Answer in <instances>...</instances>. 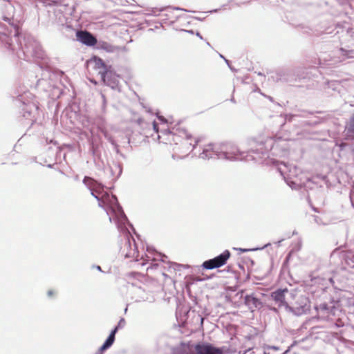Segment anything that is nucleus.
Here are the masks:
<instances>
[{
	"label": "nucleus",
	"mask_w": 354,
	"mask_h": 354,
	"mask_svg": "<svg viewBox=\"0 0 354 354\" xmlns=\"http://www.w3.org/2000/svg\"><path fill=\"white\" fill-rule=\"evenodd\" d=\"M113 167H111V171L113 173Z\"/></svg>",
	"instance_id": "obj_50"
},
{
	"label": "nucleus",
	"mask_w": 354,
	"mask_h": 354,
	"mask_svg": "<svg viewBox=\"0 0 354 354\" xmlns=\"http://www.w3.org/2000/svg\"><path fill=\"white\" fill-rule=\"evenodd\" d=\"M119 329L115 326L110 333L109 335L110 337H112L113 338H115V334L118 332Z\"/></svg>",
	"instance_id": "obj_30"
},
{
	"label": "nucleus",
	"mask_w": 354,
	"mask_h": 354,
	"mask_svg": "<svg viewBox=\"0 0 354 354\" xmlns=\"http://www.w3.org/2000/svg\"><path fill=\"white\" fill-rule=\"evenodd\" d=\"M351 259L352 260V261L354 263V254L352 255V257H351ZM354 266V265H353Z\"/></svg>",
	"instance_id": "obj_46"
},
{
	"label": "nucleus",
	"mask_w": 354,
	"mask_h": 354,
	"mask_svg": "<svg viewBox=\"0 0 354 354\" xmlns=\"http://www.w3.org/2000/svg\"><path fill=\"white\" fill-rule=\"evenodd\" d=\"M77 40L87 46H93L97 44L96 37L86 30L76 31Z\"/></svg>",
	"instance_id": "obj_10"
},
{
	"label": "nucleus",
	"mask_w": 354,
	"mask_h": 354,
	"mask_svg": "<svg viewBox=\"0 0 354 354\" xmlns=\"http://www.w3.org/2000/svg\"><path fill=\"white\" fill-rule=\"evenodd\" d=\"M66 28H70V26H66Z\"/></svg>",
	"instance_id": "obj_51"
},
{
	"label": "nucleus",
	"mask_w": 354,
	"mask_h": 354,
	"mask_svg": "<svg viewBox=\"0 0 354 354\" xmlns=\"http://www.w3.org/2000/svg\"><path fill=\"white\" fill-rule=\"evenodd\" d=\"M3 20L15 28V33L12 37L7 35L0 36V42L2 46L11 52H16L19 59L30 61L31 58H43L44 52L37 40L32 36L28 35L24 38L22 42L19 39V32L17 26L15 24L14 19L4 16Z\"/></svg>",
	"instance_id": "obj_2"
},
{
	"label": "nucleus",
	"mask_w": 354,
	"mask_h": 354,
	"mask_svg": "<svg viewBox=\"0 0 354 354\" xmlns=\"http://www.w3.org/2000/svg\"><path fill=\"white\" fill-rule=\"evenodd\" d=\"M173 267L174 270H179V268L181 267V265L178 263H174Z\"/></svg>",
	"instance_id": "obj_34"
},
{
	"label": "nucleus",
	"mask_w": 354,
	"mask_h": 354,
	"mask_svg": "<svg viewBox=\"0 0 354 354\" xmlns=\"http://www.w3.org/2000/svg\"><path fill=\"white\" fill-rule=\"evenodd\" d=\"M219 55L221 58H223L225 60V58L223 57V55H222L221 54H220Z\"/></svg>",
	"instance_id": "obj_48"
},
{
	"label": "nucleus",
	"mask_w": 354,
	"mask_h": 354,
	"mask_svg": "<svg viewBox=\"0 0 354 354\" xmlns=\"http://www.w3.org/2000/svg\"><path fill=\"white\" fill-rule=\"evenodd\" d=\"M38 106L34 102L25 104L23 108V116L27 120L33 121L38 111Z\"/></svg>",
	"instance_id": "obj_14"
},
{
	"label": "nucleus",
	"mask_w": 354,
	"mask_h": 354,
	"mask_svg": "<svg viewBox=\"0 0 354 354\" xmlns=\"http://www.w3.org/2000/svg\"><path fill=\"white\" fill-rule=\"evenodd\" d=\"M288 306L289 308H288L287 311L291 312L297 316H300L309 310L310 301L306 296L293 290Z\"/></svg>",
	"instance_id": "obj_5"
},
{
	"label": "nucleus",
	"mask_w": 354,
	"mask_h": 354,
	"mask_svg": "<svg viewBox=\"0 0 354 354\" xmlns=\"http://www.w3.org/2000/svg\"><path fill=\"white\" fill-rule=\"evenodd\" d=\"M183 31H186L187 32H188L189 34H194V30H183Z\"/></svg>",
	"instance_id": "obj_41"
},
{
	"label": "nucleus",
	"mask_w": 354,
	"mask_h": 354,
	"mask_svg": "<svg viewBox=\"0 0 354 354\" xmlns=\"http://www.w3.org/2000/svg\"><path fill=\"white\" fill-rule=\"evenodd\" d=\"M147 251L148 253H152L154 252V254L153 257H149L148 254L147 255V257L148 259H152L154 261L160 260L162 262H166V259H167V257L160 252H156L153 248H151L150 247L147 248Z\"/></svg>",
	"instance_id": "obj_17"
},
{
	"label": "nucleus",
	"mask_w": 354,
	"mask_h": 354,
	"mask_svg": "<svg viewBox=\"0 0 354 354\" xmlns=\"http://www.w3.org/2000/svg\"><path fill=\"white\" fill-rule=\"evenodd\" d=\"M244 304L250 310H251V311H254L257 308H261L263 306L261 301L255 297L254 294L246 295L244 297Z\"/></svg>",
	"instance_id": "obj_13"
},
{
	"label": "nucleus",
	"mask_w": 354,
	"mask_h": 354,
	"mask_svg": "<svg viewBox=\"0 0 354 354\" xmlns=\"http://www.w3.org/2000/svg\"><path fill=\"white\" fill-rule=\"evenodd\" d=\"M180 135L176 136L175 134H173V140L176 142L178 140V137H182L184 138L183 145L187 146L189 145L188 149H191L193 150L196 145H197V141H195V143L193 145L192 142H189V140H192V136L190 133H189L186 130H181L179 131Z\"/></svg>",
	"instance_id": "obj_15"
},
{
	"label": "nucleus",
	"mask_w": 354,
	"mask_h": 354,
	"mask_svg": "<svg viewBox=\"0 0 354 354\" xmlns=\"http://www.w3.org/2000/svg\"><path fill=\"white\" fill-rule=\"evenodd\" d=\"M318 315L321 317H328L330 315H335V307L333 304H328L326 302L321 303L315 306Z\"/></svg>",
	"instance_id": "obj_12"
},
{
	"label": "nucleus",
	"mask_w": 354,
	"mask_h": 354,
	"mask_svg": "<svg viewBox=\"0 0 354 354\" xmlns=\"http://www.w3.org/2000/svg\"><path fill=\"white\" fill-rule=\"evenodd\" d=\"M283 241V239H281V240H280V241H277L276 243H277L278 245H280L281 242V241Z\"/></svg>",
	"instance_id": "obj_44"
},
{
	"label": "nucleus",
	"mask_w": 354,
	"mask_h": 354,
	"mask_svg": "<svg viewBox=\"0 0 354 354\" xmlns=\"http://www.w3.org/2000/svg\"><path fill=\"white\" fill-rule=\"evenodd\" d=\"M94 61L95 68L100 69V71H105V69H107L109 66L106 65L101 58H95Z\"/></svg>",
	"instance_id": "obj_23"
},
{
	"label": "nucleus",
	"mask_w": 354,
	"mask_h": 354,
	"mask_svg": "<svg viewBox=\"0 0 354 354\" xmlns=\"http://www.w3.org/2000/svg\"><path fill=\"white\" fill-rule=\"evenodd\" d=\"M53 294H54V292H53V290H49L47 292V295H48V297H51V296H53Z\"/></svg>",
	"instance_id": "obj_36"
},
{
	"label": "nucleus",
	"mask_w": 354,
	"mask_h": 354,
	"mask_svg": "<svg viewBox=\"0 0 354 354\" xmlns=\"http://www.w3.org/2000/svg\"><path fill=\"white\" fill-rule=\"evenodd\" d=\"M99 74L103 82L111 88H113L118 84L119 75L114 72L111 66L105 71H99Z\"/></svg>",
	"instance_id": "obj_8"
},
{
	"label": "nucleus",
	"mask_w": 354,
	"mask_h": 354,
	"mask_svg": "<svg viewBox=\"0 0 354 354\" xmlns=\"http://www.w3.org/2000/svg\"><path fill=\"white\" fill-rule=\"evenodd\" d=\"M113 167L115 169H118V175H117V177L118 178L122 174V167L121 164L119 162H113Z\"/></svg>",
	"instance_id": "obj_26"
},
{
	"label": "nucleus",
	"mask_w": 354,
	"mask_h": 354,
	"mask_svg": "<svg viewBox=\"0 0 354 354\" xmlns=\"http://www.w3.org/2000/svg\"><path fill=\"white\" fill-rule=\"evenodd\" d=\"M125 324H126L125 319H124V318H121V319L119 320V322H118V324H117L116 327H117L118 329H120V328H124V327Z\"/></svg>",
	"instance_id": "obj_27"
},
{
	"label": "nucleus",
	"mask_w": 354,
	"mask_h": 354,
	"mask_svg": "<svg viewBox=\"0 0 354 354\" xmlns=\"http://www.w3.org/2000/svg\"><path fill=\"white\" fill-rule=\"evenodd\" d=\"M218 9H214V10H210L209 12H210V13L216 12H218Z\"/></svg>",
	"instance_id": "obj_42"
},
{
	"label": "nucleus",
	"mask_w": 354,
	"mask_h": 354,
	"mask_svg": "<svg viewBox=\"0 0 354 354\" xmlns=\"http://www.w3.org/2000/svg\"><path fill=\"white\" fill-rule=\"evenodd\" d=\"M100 189H102V186H97L90 189L91 194L96 198L100 207L104 209L106 214L109 215V211H111L115 216L116 220L124 222L127 221V217L125 215L122 207L118 203V198L115 195H109L105 193L102 198L95 194V192H100Z\"/></svg>",
	"instance_id": "obj_3"
},
{
	"label": "nucleus",
	"mask_w": 354,
	"mask_h": 354,
	"mask_svg": "<svg viewBox=\"0 0 354 354\" xmlns=\"http://www.w3.org/2000/svg\"><path fill=\"white\" fill-rule=\"evenodd\" d=\"M196 36L198 37L201 39H203V37L202 35H201V33L199 32H197L196 33Z\"/></svg>",
	"instance_id": "obj_39"
},
{
	"label": "nucleus",
	"mask_w": 354,
	"mask_h": 354,
	"mask_svg": "<svg viewBox=\"0 0 354 354\" xmlns=\"http://www.w3.org/2000/svg\"><path fill=\"white\" fill-rule=\"evenodd\" d=\"M137 122H138V123L139 124H141V123H142V118H139V119H138V121H137Z\"/></svg>",
	"instance_id": "obj_43"
},
{
	"label": "nucleus",
	"mask_w": 354,
	"mask_h": 354,
	"mask_svg": "<svg viewBox=\"0 0 354 354\" xmlns=\"http://www.w3.org/2000/svg\"><path fill=\"white\" fill-rule=\"evenodd\" d=\"M339 50L341 51L342 55L347 58L354 57V50H346L341 48Z\"/></svg>",
	"instance_id": "obj_24"
},
{
	"label": "nucleus",
	"mask_w": 354,
	"mask_h": 354,
	"mask_svg": "<svg viewBox=\"0 0 354 354\" xmlns=\"http://www.w3.org/2000/svg\"><path fill=\"white\" fill-rule=\"evenodd\" d=\"M293 290H288L287 288L277 289L274 291L272 295V299L274 301V304L279 308H284L288 310L290 305V299Z\"/></svg>",
	"instance_id": "obj_6"
},
{
	"label": "nucleus",
	"mask_w": 354,
	"mask_h": 354,
	"mask_svg": "<svg viewBox=\"0 0 354 354\" xmlns=\"http://www.w3.org/2000/svg\"><path fill=\"white\" fill-rule=\"evenodd\" d=\"M47 167H49V168H52L53 167V165L49 164V165H47Z\"/></svg>",
	"instance_id": "obj_47"
},
{
	"label": "nucleus",
	"mask_w": 354,
	"mask_h": 354,
	"mask_svg": "<svg viewBox=\"0 0 354 354\" xmlns=\"http://www.w3.org/2000/svg\"><path fill=\"white\" fill-rule=\"evenodd\" d=\"M297 167L295 165L281 162L278 165L277 170L280 174L286 179H291L297 176Z\"/></svg>",
	"instance_id": "obj_11"
},
{
	"label": "nucleus",
	"mask_w": 354,
	"mask_h": 354,
	"mask_svg": "<svg viewBox=\"0 0 354 354\" xmlns=\"http://www.w3.org/2000/svg\"><path fill=\"white\" fill-rule=\"evenodd\" d=\"M83 183L89 189H91L95 187L100 186V184L96 182L93 178L88 176H84Z\"/></svg>",
	"instance_id": "obj_20"
},
{
	"label": "nucleus",
	"mask_w": 354,
	"mask_h": 354,
	"mask_svg": "<svg viewBox=\"0 0 354 354\" xmlns=\"http://www.w3.org/2000/svg\"><path fill=\"white\" fill-rule=\"evenodd\" d=\"M174 354H187L186 351H182L180 349H176L174 351Z\"/></svg>",
	"instance_id": "obj_32"
},
{
	"label": "nucleus",
	"mask_w": 354,
	"mask_h": 354,
	"mask_svg": "<svg viewBox=\"0 0 354 354\" xmlns=\"http://www.w3.org/2000/svg\"><path fill=\"white\" fill-rule=\"evenodd\" d=\"M195 354H223L221 348L214 346L209 343H198L194 346Z\"/></svg>",
	"instance_id": "obj_9"
},
{
	"label": "nucleus",
	"mask_w": 354,
	"mask_h": 354,
	"mask_svg": "<svg viewBox=\"0 0 354 354\" xmlns=\"http://www.w3.org/2000/svg\"><path fill=\"white\" fill-rule=\"evenodd\" d=\"M132 293L133 294L132 299H133L136 302H140L146 299L145 290L140 287L133 288Z\"/></svg>",
	"instance_id": "obj_16"
},
{
	"label": "nucleus",
	"mask_w": 354,
	"mask_h": 354,
	"mask_svg": "<svg viewBox=\"0 0 354 354\" xmlns=\"http://www.w3.org/2000/svg\"><path fill=\"white\" fill-rule=\"evenodd\" d=\"M153 130L156 131V132H158V124L156 123V121H153Z\"/></svg>",
	"instance_id": "obj_31"
},
{
	"label": "nucleus",
	"mask_w": 354,
	"mask_h": 354,
	"mask_svg": "<svg viewBox=\"0 0 354 354\" xmlns=\"http://www.w3.org/2000/svg\"><path fill=\"white\" fill-rule=\"evenodd\" d=\"M295 117L294 115H286V121H291L292 119Z\"/></svg>",
	"instance_id": "obj_33"
},
{
	"label": "nucleus",
	"mask_w": 354,
	"mask_h": 354,
	"mask_svg": "<svg viewBox=\"0 0 354 354\" xmlns=\"http://www.w3.org/2000/svg\"><path fill=\"white\" fill-rule=\"evenodd\" d=\"M175 10H184L185 12H189L188 10H185V9H183V8H180L179 7H175L174 8Z\"/></svg>",
	"instance_id": "obj_38"
},
{
	"label": "nucleus",
	"mask_w": 354,
	"mask_h": 354,
	"mask_svg": "<svg viewBox=\"0 0 354 354\" xmlns=\"http://www.w3.org/2000/svg\"><path fill=\"white\" fill-rule=\"evenodd\" d=\"M127 223L133 231L135 229L131 223L127 220V221L122 222L117 220V225L120 230L124 232V244L120 248V253L125 258H133L138 261L137 258L138 256V252L136 245V241L133 237L131 236L129 230L125 227V224Z\"/></svg>",
	"instance_id": "obj_4"
},
{
	"label": "nucleus",
	"mask_w": 354,
	"mask_h": 354,
	"mask_svg": "<svg viewBox=\"0 0 354 354\" xmlns=\"http://www.w3.org/2000/svg\"><path fill=\"white\" fill-rule=\"evenodd\" d=\"M225 63L227 64V66H229V68L232 70V71H234V68L230 66V61L227 59H225Z\"/></svg>",
	"instance_id": "obj_35"
},
{
	"label": "nucleus",
	"mask_w": 354,
	"mask_h": 354,
	"mask_svg": "<svg viewBox=\"0 0 354 354\" xmlns=\"http://www.w3.org/2000/svg\"><path fill=\"white\" fill-rule=\"evenodd\" d=\"M95 45H97V48L98 49L104 50L108 53H113L116 49L115 46H113L112 44H111L106 41H97V44Z\"/></svg>",
	"instance_id": "obj_18"
},
{
	"label": "nucleus",
	"mask_w": 354,
	"mask_h": 354,
	"mask_svg": "<svg viewBox=\"0 0 354 354\" xmlns=\"http://www.w3.org/2000/svg\"><path fill=\"white\" fill-rule=\"evenodd\" d=\"M231 101H232V102H235V101H234V98H232V99H231Z\"/></svg>",
	"instance_id": "obj_49"
},
{
	"label": "nucleus",
	"mask_w": 354,
	"mask_h": 354,
	"mask_svg": "<svg viewBox=\"0 0 354 354\" xmlns=\"http://www.w3.org/2000/svg\"><path fill=\"white\" fill-rule=\"evenodd\" d=\"M270 245V243H268V244H266L263 247L259 248H253V249L239 248V249H237V248H234V249L239 250L241 252H249V251H255L257 250H262V249H264L265 248H267Z\"/></svg>",
	"instance_id": "obj_25"
},
{
	"label": "nucleus",
	"mask_w": 354,
	"mask_h": 354,
	"mask_svg": "<svg viewBox=\"0 0 354 354\" xmlns=\"http://www.w3.org/2000/svg\"><path fill=\"white\" fill-rule=\"evenodd\" d=\"M346 136L348 137L353 136L354 134V113L347 122L346 127Z\"/></svg>",
	"instance_id": "obj_19"
},
{
	"label": "nucleus",
	"mask_w": 354,
	"mask_h": 354,
	"mask_svg": "<svg viewBox=\"0 0 354 354\" xmlns=\"http://www.w3.org/2000/svg\"><path fill=\"white\" fill-rule=\"evenodd\" d=\"M207 46H210V44L209 42H207Z\"/></svg>",
	"instance_id": "obj_52"
},
{
	"label": "nucleus",
	"mask_w": 354,
	"mask_h": 354,
	"mask_svg": "<svg viewBox=\"0 0 354 354\" xmlns=\"http://www.w3.org/2000/svg\"><path fill=\"white\" fill-rule=\"evenodd\" d=\"M231 256V253L228 250H225L219 255L213 259L205 261L202 267L205 270H212L224 266Z\"/></svg>",
	"instance_id": "obj_7"
},
{
	"label": "nucleus",
	"mask_w": 354,
	"mask_h": 354,
	"mask_svg": "<svg viewBox=\"0 0 354 354\" xmlns=\"http://www.w3.org/2000/svg\"><path fill=\"white\" fill-rule=\"evenodd\" d=\"M117 153H120L119 145H118V148H113Z\"/></svg>",
	"instance_id": "obj_40"
},
{
	"label": "nucleus",
	"mask_w": 354,
	"mask_h": 354,
	"mask_svg": "<svg viewBox=\"0 0 354 354\" xmlns=\"http://www.w3.org/2000/svg\"><path fill=\"white\" fill-rule=\"evenodd\" d=\"M115 341V338L108 336L104 344L100 348V351H104L109 348Z\"/></svg>",
	"instance_id": "obj_21"
},
{
	"label": "nucleus",
	"mask_w": 354,
	"mask_h": 354,
	"mask_svg": "<svg viewBox=\"0 0 354 354\" xmlns=\"http://www.w3.org/2000/svg\"><path fill=\"white\" fill-rule=\"evenodd\" d=\"M93 268H95L98 271L102 272V268H101V267L100 266H93Z\"/></svg>",
	"instance_id": "obj_37"
},
{
	"label": "nucleus",
	"mask_w": 354,
	"mask_h": 354,
	"mask_svg": "<svg viewBox=\"0 0 354 354\" xmlns=\"http://www.w3.org/2000/svg\"><path fill=\"white\" fill-rule=\"evenodd\" d=\"M115 341V338L108 336L104 344L100 348V351H104L109 348Z\"/></svg>",
	"instance_id": "obj_22"
},
{
	"label": "nucleus",
	"mask_w": 354,
	"mask_h": 354,
	"mask_svg": "<svg viewBox=\"0 0 354 354\" xmlns=\"http://www.w3.org/2000/svg\"><path fill=\"white\" fill-rule=\"evenodd\" d=\"M274 146L272 138L266 140L250 139L248 140L249 149L244 151L232 142H223L220 144H209L203 148L199 158L203 160L210 158L223 159L230 161H254L261 162L262 159L269 157Z\"/></svg>",
	"instance_id": "obj_1"
},
{
	"label": "nucleus",
	"mask_w": 354,
	"mask_h": 354,
	"mask_svg": "<svg viewBox=\"0 0 354 354\" xmlns=\"http://www.w3.org/2000/svg\"><path fill=\"white\" fill-rule=\"evenodd\" d=\"M101 97H102V112L104 113L105 112L106 105V100L105 95L104 94L101 95Z\"/></svg>",
	"instance_id": "obj_28"
},
{
	"label": "nucleus",
	"mask_w": 354,
	"mask_h": 354,
	"mask_svg": "<svg viewBox=\"0 0 354 354\" xmlns=\"http://www.w3.org/2000/svg\"><path fill=\"white\" fill-rule=\"evenodd\" d=\"M158 118H159L160 120H162V121H163V122H165V120L162 117H158Z\"/></svg>",
	"instance_id": "obj_45"
},
{
	"label": "nucleus",
	"mask_w": 354,
	"mask_h": 354,
	"mask_svg": "<svg viewBox=\"0 0 354 354\" xmlns=\"http://www.w3.org/2000/svg\"><path fill=\"white\" fill-rule=\"evenodd\" d=\"M107 139L109 142L113 145V148H118V144L111 136L107 137Z\"/></svg>",
	"instance_id": "obj_29"
}]
</instances>
